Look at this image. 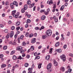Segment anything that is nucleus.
I'll return each instance as SVG.
<instances>
[{"mask_svg":"<svg viewBox=\"0 0 73 73\" xmlns=\"http://www.w3.org/2000/svg\"><path fill=\"white\" fill-rule=\"evenodd\" d=\"M16 10L13 11L12 12V15H15L14 14H15V13H16Z\"/></svg>","mask_w":73,"mask_h":73,"instance_id":"412c9836","label":"nucleus"},{"mask_svg":"<svg viewBox=\"0 0 73 73\" xmlns=\"http://www.w3.org/2000/svg\"><path fill=\"white\" fill-rule=\"evenodd\" d=\"M54 66H58V63H57V62L55 60H54Z\"/></svg>","mask_w":73,"mask_h":73,"instance_id":"1a4fd4ad","label":"nucleus"},{"mask_svg":"<svg viewBox=\"0 0 73 73\" xmlns=\"http://www.w3.org/2000/svg\"><path fill=\"white\" fill-rule=\"evenodd\" d=\"M35 30H36V31H37L38 30H39V28H38V27H35Z\"/></svg>","mask_w":73,"mask_h":73,"instance_id":"37998d69","label":"nucleus"},{"mask_svg":"<svg viewBox=\"0 0 73 73\" xmlns=\"http://www.w3.org/2000/svg\"><path fill=\"white\" fill-rule=\"evenodd\" d=\"M34 35L35 37H36L37 35V34L36 33H35L34 34Z\"/></svg>","mask_w":73,"mask_h":73,"instance_id":"0e129e2a","label":"nucleus"},{"mask_svg":"<svg viewBox=\"0 0 73 73\" xmlns=\"http://www.w3.org/2000/svg\"><path fill=\"white\" fill-rule=\"evenodd\" d=\"M60 70L62 71V72H64V71H65V68L64 67H62L61 68Z\"/></svg>","mask_w":73,"mask_h":73,"instance_id":"dca6fc26","label":"nucleus"},{"mask_svg":"<svg viewBox=\"0 0 73 73\" xmlns=\"http://www.w3.org/2000/svg\"><path fill=\"white\" fill-rule=\"evenodd\" d=\"M66 47H67V45L66 44H65L63 46V48L64 49H66Z\"/></svg>","mask_w":73,"mask_h":73,"instance_id":"3c124183","label":"nucleus"},{"mask_svg":"<svg viewBox=\"0 0 73 73\" xmlns=\"http://www.w3.org/2000/svg\"><path fill=\"white\" fill-rule=\"evenodd\" d=\"M34 34H33L31 33L30 34H29V37H32L33 36Z\"/></svg>","mask_w":73,"mask_h":73,"instance_id":"5701e85b","label":"nucleus"},{"mask_svg":"<svg viewBox=\"0 0 73 73\" xmlns=\"http://www.w3.org/2000/svg\"><path fill=\"white\" fill-rule=\"evenodd\" d=\"M70 35V32H68L67 33V36H69Z\"/></svg>","mask_w":73,"mask_h":73,"instance_id":"e2e57ef3","label":"nucleus"},{"mask_svg":"<svg viewBox=\"0 0 73 73\" xmlns=\"http://www.w3.org/2000/svg\"><path fill=\"white\" fill-rule=\"evenodd\" d=\"M23 46H26V44L25 41H23L22 43Z\"/></svg>","mask_w":73,"mask_h":73,"instance_id":"f704fd0d","label":"nucleus"},{"mask_svg":"<svg viewBox=\"0 0 73 73\" xmlns=\"http://www.w3.org/2000/svg\"><path fill=\"white\" fill-rule=\"evenodd\" d=\"M42 63H41L39 64L38 66V69H40L41 68V65H42Z\"/></svg>","mask_w":73,"mask_h":73,"instance_id":"393cba45","label":"nucleus"},{"mask_svg":"<svg viewBox=\"0 0 73 73\" xmlns=\"http://www.w3.org/2000/svg\"><path fill=\"white\" fill-rule=\"evenodd\" d=\"M29 72H28V73H32V71L30 70V71H29Z\"/></svg>","mask_w":73,"mask_h":73,"instance_id":"774afa93","label":"nucleus"},{"mask_svg":"<svg viewBox=\"0 0 73 73\" xmlns=\"http://www.w3.org/2000/svg\"><path fill=\"white\" fill-rule=\"evenodd\" d=\"M27 22H28L29 23H31V20H30V19H27Z\"/></svg>","mask_w":73,"mask_h":73,"instance_id":"338daca9","label":"nucleus"},{"mask_svg":"<svg viewBox=\"0 0 73 73\" xmlns=\"http://www.w3.org/2000/svg\"><path fill=\"white\" fill-rule=\"evenodd\" d=\"M61 59H62L63 61H65L66 60V56L64 55V54H62L60 56Z\"/></svg>","mask_w":73,"mask_h":73,"instance_id":"f03ea898","label":"nucleus"},{"mask_svg":"<svg viewBox=\"0 0 73 73\" xmlns=\"http://www.w3.org/2000/svg\"><path fill=\"white\" fill-rule=\"evenodd\" d=\"M45 19V16L43 15L41 17V20H44Z\"/></svg>","mask_w":73,"mask_h":73,"instance_id":"ddd939ff","label":"nucleus"},{"mask_svg":"<svg viewBox=\"0 0 73 73\" xmlns=\"http://www.w3.org/2000/svg\"><path fill=\"white\" fill-rule=\"evenodd\" d=\"M13 16L14 17L16 18V19H17V17H18V16L17 15L15 14H14L13 15Z\"/></svg>","mask_w":73,"mask_h":73,"instance_id":"ea45409f","label":"nucleus"},{"mask_svg":"<svg viewBox=\"0 0 73 73\" xmlns=\"http://www.w3.org/2000/svg\"><path fill=\"white\" fill-rule=\"evenodd\" d=\"M13 59L14 60H16L17 59V57H16V56L14 55L13 57Z\"/></svg>","mask_w":73,"mask_h":73,"instance_id":"a211bd4d","label":"nucleus"},{"mask_svg":"<svg viewBox=\"0 0 73 73\" xmlns=\"http://www.w3.org/2000/svg\"><path fill=\"white\" fill-rule=\"evenodd\" d=\"M69 56H71V57H73V54H69Z\"/></svg>","mask_w":73,"mask_h":73,"instance_id":"4d7b16f0","label":"nucleus"},{"mask_svg":"<svg viewBox=\"0 0 73 73\" xmlns=\"http://www.w3.org/2000/svg\"><path fill=\"white\" fill-rule=\"evenodd\" d=\"M20 23L19 22H17V23H16L15 25L16 26H19V25H20Z\"/></svg>","mask_w":73,"mask_h":73,"instance_id":"4be33fe9","label":"nucleus"},{"mask_svg":"<svg viewBox=\"0 0 73 73\" xmlns=\"http://www.w3.org/2000/svg\"><path fill=\"white\" fill-rule=\"evenodd\" d=\"M46 33L47 36L49 37L52 35V31L51 30H48L46 31Z\"/></svg>","mask_w":73,"mask_h":73,"instance_id":"f257e3e1","label":"nucleus"},{"mask_svg":"<svg viewBox=\"0 0 73 73\" xmlns=\"http://www.w3.org/2000/svg\"><path fill=\"white\" fill-rule=\"evenodd\" d=\"M24 50H22L21 51L20 53L23 54V53H24Z\"/></svg>","mask_w":73,"mask_h":73,"instance_id":"a18cd8bd","label":"nucleus"},{"mask_svg":"<svg viewBox=\"0 0 73 73\" xmlns=\"http://www.w3.org/2000/svg\"><path fill=\"white\" fill-rule=\"evenodd\" d=\"M23 37H24V35H21V37H18V43H20V39L21 40H23Z\"/></svg>","mask_w":73,"mask_h":73,"instance_id":"7ed1b4c3","label":"nucleus"},{"mask_svg":"<svg viewBox=\"0 0 73 73\" xmlns=\"http://www.w3.org/2000/svg\"><path fill=\"white\" fill-rule=\"evenodd\" d=\"M64 5H62L60 8V11H63V10L64 9Z\"/></svg>","mask_w":73,"mask_h":73,"instance_id":"4468645a","label":"nucleus"},{"mask_svg":"<svg viewBox=\"0 0 73 73\" xmlns=\"http://www.w3.org/2000/svg\"><path fill=\"white\" fill-rule=\"evenodd\" d=\"M40 13H42V12H44L45 13V10H41L40 11Z\"/></svg>","mask_w":73,"mask_h":73,"instance_id":"7c9ffc66","label":"nucleus"},{"mask_svg":"<svg viewBox=\"0 0 73 73\" xmlns=\"http://www.w3.org/2000/svg\"><path fill=\"white\" fill-rule=\"evenodd\" d=\"M11 61V60H10V59H8L7 61V64H9V61Z\"/></svg>","mask_w":73,"mask_h":73,"instance_id":"052dcab7","label":"nucleus"},{"mask_svg":"<svg viewBox=\"0 0 73 73\" xmlns=\"http://www.w3.org/2000/svg\"><path fill=\"white\" fill-rule=\"evenodd\" d=\"M72 69L70 68L68 69V72H69V73H70V72H72Z\"/></svg>","mask_w":73,"mask_h":73,"instance_id":"de8ad7c7","label":"nucleus"},{"mask_svg":"<svg viewBox=\"0 0 73 73\" xmlns=\"http://www.w3.org/2000/svg\"><path fill=\"white\" fill-rule=\"evenodd\" d=\"M50 58V56L49 55H47L46 57V59L47 60H48L49 58Z\"/></svg>","mask_w":73,"mask_h":73,"instance_id":"a878e982","label":"nucleus"},{"mask_svg":"<svg viewBox=\"0 0 73 73\" xmlns=\"http://www.w3.org/2000/svg\"><path fill=\"white\" fill-rule=\"evenodd\" d=\"M57 51L58 53H61L62 52V50L61 49H59L57 50Z\"/></svg>","mask_w":73,"mask_h":73,"instance_id":"6ab92c4d","label":"nucleus"},{"mask_svg":"<svg viewBox=\"0 0 73 73\" xmlns=\"http://www.w3.org/2000/svg\"><path fill=\"white\" fill-rule=\"evenodd\" d=\"M40 57L39 56H38L35 57V60H36V59H40Z\"/></svg>","mask_w":73,"mask_h":73,"instance_id":"473e14b6","label":"nucleus"},{"mask_svg":"<svg viewBox=\"0 0 73 73\" xmlns=\"http://www.w3.org/2000/svg\"><path fill=\"white\" fill-rule=\"evenodd\" d=\"M4 32L5 33H8V30L6 29L5 30Z\"/></svg>","mask_w":73,"mask_h":73,"instance_id":"79ce46f5","label":"nucleus"},{"mask_svg":"<svg viewBox=\"0 0 73 73\" xmlns=\"http://www.w3.org/2000/svg\"><path fill=\"white\" fill-rule=\"evenodd\" d=\"M52 50H53L52 48H50V49L49 53H50V54H51V53H52Z\"/></svg>","mask_w":73,"mask_h":73,"instance_id":"cd10ccee","label":"nucleus"},{"mask_svg":"<svg viewBox=\"0 0 73 73\" xmlns=\"http://www.w3.org/2000/svg\"><path fill=\"white\" fill-rule=\"evenodd\" d=\"M10 36V33H8L6 35V38H9V36Z\"/></svg>","mask_w":73,"mask_h":73,"instance_id":"9d476101","label":"nucleus"},{"mask_svg":"<svg viewBox=\"0 0 73 73\" xmlns=\"http://www.w3.org/2000/svg\"><path fill=\"white\" fill-rule=\"evenodd\" d=\"M34 6V4H31L29 6V8H32V7H33Z\"/></svg>","mask_w":73,"mask_h":73,"instance_id":"58836bf2","label":"nucleus"},{"mask_svg":"<svg viewBox=\"0 0 73 73\" xmlns=\"http://www.w3.org/2000/svg\"><path fill=\"white\" fill-rule=\"evenodd\" d=\"M9 44H11L12 45H16V43L14 42H9Z\"/></svg>","mask_w":73,"mask_h":73,"instance_id":"39448f33","label":"nucleus"},{"mask_svg":"<svg viewBox=\"0 0 73 73\" xmlns=\"http://www.w3.org/2000/svg\"><path fill=\"white\" fill-rule=\"evenodd\" d=\"M14 35V33H13V32L11 31L10 34V36L11 38H12L13 36V35Z\"/></svg>","mask_w":73,"mask_h":73,"instance_id":"0eeeda50","label":"nucleus"},{"mask_svg":"<svg viewBox=\"0 0 73 73\" xmlns=\"http://www.w3.org/2000/svg\"><path fill=\"white\" fill-rule=\"evenodd\" d=\"M50 11V9H48L47 10V12L46 13V15H47L49 13V12Z\"/></svg>","mask_w":73,"mask_h":73,"instance_id":"c756f323","label":"nucleus"},{"mask_svg":"<svg viewBox=\"0 0 73 73\" xmlns=\"http://www.w3.org/2000/svg\"><path fill=\"white\" fill-rule=\"evenodd\" d=\"M4 57V55L3 54H1L0 55V58H3V57Z\"/></svg>","mask_w":73,"mask_h":73,"instance_id":"603ef678","label":"nucleus"},{"mask_svg":"<svg viewBox=\"0 0 73 73\" xmlns=\"http://www.w3.org/2000/svg\"><path fill=\"white\" fill-rule=\"evenodd\" d=\"M60 45V42H58L55 44V47H57V46H58Z\"/></svg>","mask_w":73,"mask_h":73,"instance_id":"f8f14e48","label":"nucleus"},{"mask_svg":"<svg viewBox=\"0 0 73 73\" xmlns=\"http://www.w3.org/2000/svg\"><path fill=\"white\" fill-rule=\"evenodd\" d=\"M42 38L43 39H45L46 38V36L45 35H43L42 36Z\"/></svg>","mask_w":73,"mask_h":73,"instance_id":"09e8293b","label":"nucleus"},{"mask_svg":"<svg viewBox=\"0 0 73 73\" xmlns=\"http://www.w3.org/2000/svg\"><path fill=\"white\" fill-rule=\"evenodd\" d=\"M53 1H50L49 2V5H51V4H53Z\"/></svg>","mask_w":73,"mask_h":73,"instance_id":"49530a36","label":"nucleus"},{"mask_svg":"<svg viewBox=\"0 0 73 73\" xmlns=\"http://www.w3.org/2000/svg\"><path fill=\"white\" fill-rule=\"evenodd\" d=\"M17 49L18 50H21L23 49V48L21 46H19V47H17Z\"/></svg>","mask_w":73,"mask_h":73,"instance_id":"423d86ee","label":"nucleus"},{"mask_svg":"<svg viewBox=\"0 0 73 73\" xmlns=\"http://www.w3.org/2000/svg\"><path fill=\"white\" fill-rule=\"evenodd\" d=\"M7 49V46H3L4 50H6Z\"/></svg>","mask_w":73,"mask_h":73,"instance_id":"4c0bfd02","label":"nucleus"},{"mask_svg":"<svg viewBox=\"0 0 73 73\" xmlns=\"http://www.w3.org/2000/svg\"><path fill=\"white\" fill-rule=\"evenodd\" d=\"M29 35V34L27 32L26 33L25 36L26 37H28Z\"/></svg>","mask_w":73,"mask_h":73,"instance_id":"e433bc0d","label":"nucleus"},{"mask_svg":"<svg viewBox=\"0 0 73 73\" xmlns=\"http://www.w3.org/2000/svg\"><path fill=\"white\" fill-rule=\"evenodd\" d=\"M55 23H57V22H58V19H55Z\"/></svg>","mask_w":73,"mask_h":73,"instance_id":"680f3d73","label":"nucleus"},{"mask_svg":"<svg viewBox=\"0 0 73 73\" xmlns=\"http://www.w3.org/2000/svg\"><path fill=\"white\" fill-rule=\"evenodd\" d=\"M15 27L14 26H12L11 27V29L12 30H14V29H15Z\"/></svg>","mask_w":73,"mask_h":73,"instance_id":"6e6d98bb","label":"nucleus"},{"mask_svg":"<svg viewBox=\"0 0 73 73\" xmlns=\"http://www.w3.org/2000/svg\"><path fill=\"white\" fill-rule=\"evenodd\" d=\"M52 66V63H50L48 64L47 66V69H50V68H51V67Z\"/></svg>","mask_w":73,"mask_h":73,"instance_id":"20e7f679","label":"nucleus"},{"mask_svg":"<svg viewBox=\"0 0 73 73\" xmlns=\"http://www.w3.org/2000/svg\"><path fill=\"white\" fill-rule=\"evenodd\" d=\"M26 16H27L28 18H29V17H31V15L27 14L26 15Z\"/></svg>","mask_w":73,"mask_h":73,"instance_id":"72a5a7b5","label":"nucleus"},{"mask_svg":"<svg viewBox=\"0 0 73 73\" xmlns=\"http://www.w3.org/2000/svg\"><path fill=\"white\" fill-rule=\"evenodd\" d=\"M29 66V64L28 63H26L25 64V67H28Z\"/></svg>","mask_w":73,"mask_h":73,"instance_id":"bb28decb","label":"nucleus"},{"mask_svg":"<svg viewBox=\"0 0 73 73\" xmlns=\"http://www.w3.org/2000/svg\"><path fill=\"white\" fill-rule=\"evenodd\" d=\"M46 50V49L44 48V50L42 51V53H44L45 52V50Z\"/></svg>","mask_w":73,"mask_h":73,"instance_id":"bf43d9fd","label":"nucleus"},{"mask_svg":"<svg viewBox=\"0 0 73 73\" xmlns=\"http://www.w3.org/2000/svg\"><path fill=\"white\" fill-rule=\"evenodd\" d=\"M15 53V50H13L11 52V53H10V54L11 55H13V54H14Z\"/></svg>","mask_w":73,"mask_h":73,"instance_id":"2eb2a0df","label":"nucleus"},{"mask_svg":"<svg viewBox=\"0 0 73 73\" xmlns=\"http://www.w3.org/2000/svg\"><path fill=\"white\" fill-rule=\"evenodd\" d=\"M36 42V38H33L31 40L32 43H35Z\"/></svg>","mask_w":73,"mask_h":73,"instance_id":"9b49d317","label":"nucleus"},{"mask_svg":"<svg viewBox=\"0 0 73 73\" xmlns=\"http://www.w3.org/2000/svg\"><path fill=\"white\" fill-rule=\"evenodd\" d=\"M30 57V55H27L26 56V58H29Z\"/></svg>","mask_w":73,"mask_h":73,"instance_id":"864d4df0","label":"nucleus"},{"mask_svg":"<svg viewBox=\"0 0 73 73\" xmlns=\"http://www.w3.org/2000/svg\"><path fill=\"white\" fill-rule=\"evenodd\" d=\"M14 5H16V7L18 6V3L16 1H14L13 2Z\"/></svg>","mask_w":73,"mask_h":73,"instance_id":"6e6552de","label":"nucleus"},{"mask_svg":"<svg viewBox=\"0 0 73 73\" xmlns=\"http://www.w3.org/2000/svg\"><path fill=\"white\" fill-rule=\"evenodd\" d=\"M25 9L24 8H23L22 9V10H21L22 13H24V12H25Z\"/></svg>","mask_w":73,"mask_h":73,"instance_id":"c9c22d12","label":"nucleus"},{"mask_svg":"<svg viewBox=\"0 0 73 73\" xmlns=\"http://www.w3.org/2000/svg\"><path fill=\"white\" fill-rule=\"evenodd\" d=\"M44 29V26H42L39 29L40 31H41L42 29Z\"/></svg>","mask_w":73,"mask_h":73,"instance_id":"a19ab883","label":"nucleus"},{"mask_svg":"<svg viewBox=\"0 0 73 73\" xmlns=\"http://www.w3.org/2000/svg\"><path fill=\"white\" fill-rule=\"evenodd\" d=\"M4 26L2 24H0V28H3Z\"/></svg>","mask_w":73,"mask_h":73,"instance_id":"13d9d810","label":"nucleus"},{"mask_svg":"<svg viewBox=\"0 0 73 73\" xmlns=\"http://www.w3.org/2000/svg\"><path fill=\"white\" fill-rule=\"evenodd\" d=\"M20 29V27H18L16 28V29L17 31H19V30Z\"/></svg>","mask_w":73,"mask_h":73,"instance_id":"8fccbe9b","label":"nucleus"},{"mask_svg":"<svg viewBox=\"0 0 73 73\" xmlns=\"http://www.w3.org/2000/svg\"><path fill=\"white\" fill-rule=\"evenodd\" d=\"M15 66V68H18L19 66V65L18 64H16Z\"/></svg>","mask_w":73,"mask_h":73,"instance_id":"69168bd1","label":"nucleus"},{"mask_svg":"<svg viewBox=\"0 0 73 73\" xmlns=\"http://www.w3.org/2000/svg\"><path fill=\"white\" fill-rule=\"evenodd\" d=\"M27 8L28 5H26L24 6V9H25V10H27Z\"/></svg>","mask_w":73,"mask_h":73,"instance_id":"aec40b11","label":"nucleus"},{"mask_svg":"<svg viewBox=\"0 0 73 73\" xmlns=\"http://www.w3.org/2000/svg\"><path fill=\"white\" fill-rule=\"evenodd\" d=\"M9 5V2H8V1H6L5 3V5L6 6H7Z\"/></svg>","mask_w":73,"mask_h":73,"instance_id":"c85d7f7f","label":"nucleus"},{"mask_svg":"<svg viewBox=\"0 0 73 73\" xmlns=\"http://www.w3.org/2000/svg\"><path fill=\"white\" fill-rule=\"evenodd\" d=\"M7 65L5 64H3L1 66V68H5L6 67Z\"/></svg>","mask_w":73,"mask_h":73,"instance_id":"f3484780","label":"nucleus"},{"mask_svg":"<svg viewBox=\"0 0 73 73\" xmlns=\"http://www.w3.org/2000/svg\"><path fill=\"white\" fill-rule=\"evenodd\" d=\"M31 50H34V47L33 46H31Z\"/></svg>","mask_w":73,"mask_h":73,"instance_id":"c03bdc74","label":"nucleus"},{"mask_svg":"<svg viewBox=\"0 0 73 73\" xmlns=\"http://www.w3.org/2000/svg\"><path fill=\"white\" fill-rule=\"evenodd\" d=\"M18 59H19V60H24V58L21 57V56H19V57Z\"/></svg>","mask_w":73,"mask_h":73,"instance_id":"2f4dec72","label":"nucleus"},{"mask_svg":"<svg viewBox=\"0 0 73 73\" xmlns=\"http://www.w3.org/2000/svg\"><path fill=\"white\" fill-rule=\"evenodd\" d=\"M27 3L28 5H30L31 4V1L30 0L28 1L27 2Z\"/></svg>","mask_w":73,"mask_h":73,"instance_id":"b1692460","label":"nucleus"},{"mask_svg":"<svg viewBox=\"0 0 73 73\" xmlns=\"http://www.w3.org/2000/svg\"><path fill=\"white\" fill-rule=\"evenodd\" d=\"M32 70H33V69H32V68H29L28 69V71H30L31 70L32 71Z\"/></svg>","mask_w":73,"mask_h":73,"instance_id":"5fc2aeb1","label":"nucleus"}]
</instances>
